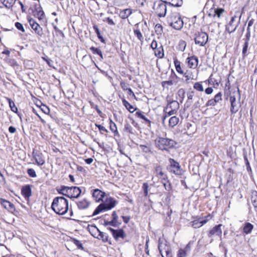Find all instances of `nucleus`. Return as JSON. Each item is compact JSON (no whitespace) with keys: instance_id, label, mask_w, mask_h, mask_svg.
<instances>
[{"instance_id":"obj_39","label":"nucleus","mask_w":257,"mask_h":257,"mask_svg":"<svg viewBox=\"0 0 257 257\" xmlns=\"http://www.w3.org/2000/svg\"><path fill=\"white\" fill-rule=\"evenodd\" d=\"M183 75L185 77L186 81H187L189 80H192L194 79V78H193L194 76H193L192 73L190 70H186V72H184Z\"/></svg>"},{"instance_id":"obj_42","label":"nucleus","mask_w":257,"mask_h":257,"mask_svg":"<svg viewBox=\"0 0 257 257\" xmlns=\"http://www.w3.org/2000/svg\"><path fill=\"white\" fill-rule=\"evenodd\" d=\"M90 49L94 54H98L101 59H103V56L100 49L98 48H95L94 47H91Z\"/></svg>"},{"instance_id":"obj_27","label":"nucleus","mask_w":257,"mask_h":257,"mask_svg":"<svg viewBox=\"0 0 257 257\" xmlns=\"http://www.w3.org/2000/svg\"><path fill=\"white\" fill-rule=\"evenodd\" d=\"M194 95V92L193 91H189L187 92V100L186 102L185 105L187 106V107H189L192 103V99Z\"/></svg>"},{"instance_id":"obj_64","label":"nucleus","mask_w":257,"mask_h":257,"mask_svg":"<svg viewBox=\"0 0 257 257\" xmlns=\"http://www.w3.org/2000/svg\"><path fill=\"white\" fill-rule=\"evenodd\" d=\"M115 223L116 222L112 220L110 221H105L104 224L105 226L111 225L114 226L115 225Z\"/></svg>"},{"instance_id":"obj_35","label":"nucleus","mask_w":257,"mask_h":257,"mask_svg":"<svg viewBox=\"0 0 257 257\" xmlns=\"http://www.w3.org/2000/svg\"><path fill=\"white\" fill-rule=\"evenodd\" d=\"M164 111L166 112V114L163 117L162 122L163 123H165V119L167 118V117L171 116L173 114H175L177 113V112L172 110L171 109L167 110L166 107L164 109Z\"/></svg>"},{"instance_id":"obj_45","label":"nucleus","mask_w":257,"mask_h":257,"mask_svg":"<svg viewBox=\"0 0 257 257\" xmlns=\"http://www.w3.org/2000/svg\"><path fill=\"white\" fill-rule=\"evenodd\" d=\"M248 42H245L243 45V48H242V55L243 57H245L247 55V52L248 50Z\"/></svg>"},{"instance_id":"obj_5","label":"nucleus","mask_w":257,"mask_h":257,"mask_svg":"<svg viewBox=\"0 0 257 257\" xmlns=\"http://www.w3.org/2000/svg\"><path fill=\"white\" fill-rule=\"evenodd\" d=\"M153 9L159 17H164L167 13V5L163 0H156L154 2Z\"/></svg>"},{"instance_id":"obj_61","label":"nucleus","mask_w":257,"mask_h":257,"mask_svg":"<svg viewBox=\"0 0 257 257\" xmlns=\"http://www.w3.org/2000/svg\"><path fill=\"white\" fill-rule=\"evenodd\" d=\"M7 209L8 211H11V212L14 211L15 210V207L14 205L11 202L10 203V204L9 205V206H8V208H7Z\"/></svg>"},{"instance_id":"obj_43","label":"nucleus","mask_w":257,"mask_h":257,"mask_svg":"<svg viewBox=\"0 0 257 257\" xmlns=\"http://www.w3.org/2000/svg\"><path fill=\"white\" fill-rule=\"evenodd\" d=\"M155 30L158 35H161L163 31L162 26L160 24H157L155 26Z\"/></svg>"},{"instance_id":"obj_36","label":"nucleus","mask_w":257,"mask_h":257,"mask_svg":"<svg viewBox=\"0 0 257 257\" xmlns=\"http://www.w3.org/2000/svg\"><path fill=\"white\" fill-rule=\"evenodd\" d=\"M161 182L166 190L170 191L171 190V185L169 180H168V177H166L165 179H162Z\"/></svg>"},{"instance_id":"obj_56","label":"nucleus","mask_w":257,"mask_h":257,"mask_svg":"<svg viewBox=\"0 0 257 257\" xmlns=\"http://www.w3.org/2000/svg\"><path fill=\"white\" fill-rule=\"evenodd\" d=\"M217 103L215 102L214 98L209 99L206 103V106H215Z\"/></svg>"},{"instance_id":"obj_38","label":"nucleus","mask_w":257,"mask_h":257,"mask_svg":"<svg viewBox=\"0 0 257 257\" xmlns=\"http://www.w3.org/2000/svg\"><path fill=\"white\" fill-rule=\"evenodd\" d=\"M6 99L9 102V106L11 107L12 111L15 112H17L18 110V108L16 106L14 102L9 97H6Z\"/></svg>"},{"instance_id":"obj_29","label":"nucleus","mask_w":257,"mask_h":257,"mask_svg":"<svg viewBox=\"0 0 257 257\" xmlns=\"http://www.w3.org/2000/svg\"><path fill=\"white\" fill-rule=\"evenodd\" d=\"M96 238L98 239H101L103 242H107L108 241V235L107 234L100 230Z\"/></svg>"},{"instance_id":"obj_40","label":"nucleus","mask_w":257,"mask_h":257,"mask_svg":"<svg viewBox=\"0 0 257 257\" xmlns=\"http://www.w3.org/2000/svg\"><path fill=\"white\" fill-rule=\"evenodd\" d=\"M174 64L175 66V68L176 69V71L180 74H183L184 71L182 69L181 65H180V62L178 60H175L174 61Z\"/></svg>"},{"instance_id":"obj_25","label":"nucleus","mask_w":257,"mask_h":257,"mask_svg":"<svg viewBox=\"0 0 257 257\" xmlns=\"http://www.w3.org/2000/svg\"><path fill=\"white\" fill-rule=\"evenodd\" d=\"M253 228V226L249 222H246L244 224V226L243 228V232L246 234L250 233L252 229Z\"/></svg>"},{"instance_id":"obj_33","label":"nucleus","mask_w":257,"mask_h":257,"mask_svg":"<svg viewBox=\"0 0 257 257\" xmlns=\"http://www.w3.org/2000/svg\"><path fill=\"white\" fill-rule=\"evenodd\" d=\"M155 55L156 57L161 58L164 56V50L163 47L161 45L159 48L154 50Z\"/></svg>"},{"instance_id":"obj_54","label":"nucleus","mask_w":257,"mask_h":257,"mask_svg":"<svg viewBox=\"0 0 257 257\" xmlns=\"http://www.w3.org/2000/svg\"><path fill=\"white\" fill-rule=\"evenodd\" d=\"M148 184L147 183H144L143 185V188L144 190V193L145 196H147L148 194Z\"/></svg>"},{"instance_id":"obj_47","label":"nucleus","mask_w":257,"mask_h":257,"mask_svg":"<svg viewBox=\"0 0 257 257\" xmlns=\"http://www.w3.org/2000/svg\"><path fill=\"white\" fill-rule=\"evenodd\" d=\"M193 88L199 91H203V87L202 85L199 82H196L193 86Z\"/></svg>"},{"instance_id":"obj_18","label":"nucleus","mask_w":257,"mask_h":257,"mask_svg":"<svg viewBox=\"0 0 257 257\" xmlns=\"http://www.w3.org/2000/svg\"><path fill=\"white\" fill-rule=\"evenodd\" d=\"M105 193L98 189L93 190L92 196L96 202L102 201Z\"/></svg>"},{"instance_id":"obj_14","label":"nucleus","mask_w":257,"mask_h":257,"mask_svg":"<svg viewBox=\"0 0 257 257\" xmlns=\"http://www.w3.org/2000/svg\"><path fill=\"white\" fill-rule=\"evenodd\" d=\"M222 225L221 224L215 225L208 232V236L211 237L212 236H217L221 239L222 229L221 228Z\"/></svg>"},{"instance_id":"obj_28","label":"nucleus","mask_w":257,"mask_h":257,"mask_svg":"<svg viewBox=\"0 0 257 257\" xmlns=\"http://www.w3.org/2000/svg\"><path fill=\"white\" fill-rule=\"evenodd\" d=\"M69 187L62 186L60 188H57V191L59 194L68 197Z\"/></svg>"},{"instance_id":"obj_8","label":"nucleus","mask_w":257,"mask_h":257,"mask_svg":"<svg viewBox=\"0 0 257 257\" xmlns=\"http://www.w3.org/2000/svg\"><path fill=\"white\" fill-rule=\"evenodd\" d=\"M158 243V248L162 256H172L171 247L166 241L160 238Z\"/></svg>"},{"instance_id":"obj_34","label":"nucleus","mask_w":257,"mask_h":257,"mask_svg":"<svg viewBox=\"0 0 257 257\" xmlns=\"http://www.w3.org/2000/svg\"><path fill=\"white\" fill-rule=\"evenodd\" d=\"M35 12L37 13V15L38 18L41 20L43 19L44 16V12L41 10V8L39 6L37 7V6L35 5Z\"/></svg>"},{"instance_id":"obj_53","label":"nucleus","mask_w":257,"mask_h":257,"mask_svg":"<svg viewBox=\"0 0 257 257\" xmlns=\"http://www.w3.org/2000/svg\"><path fill=\"white\" fill-rule=\"evenodd\" d=\"M110 129L112 132H113L114 133L117 132L115 123L113 122L111 119L110 123Z\"/></svg>"},{"instance_id":"obj_57","label":"nucleus","mask_w":257,"mask_h":257,"mask_svg":"<svg viewBox=\"0 0 257 257\" xmlns=\"http://www.w3.org/2000/svg\"><path fill=\"white\" fill-rule=\"evenodd\" d=\"M120 85L121 88L123 90H128V89H129V88H130L128 87V84L126 83L124 81H121L120 83Z\"/></svg>"},{"instance_id":"obj_62","label":"nucleus","mask_w":257,"mask_h":257,"mask_svg":"<svg viewBox=\"0 0 257 257\" xmlns=\"http://www.w3.org/2000/svg\"><path fill=\"white\" fill-rule=\"evenodd\" d=\"M151 47L154 50H156L158 47V43L156 41L153 40L151 43Z\"/></svg>"},{"instance_id":"obj_26","label":"nucleus","mask_w":257,"mask_h":257,"mask_svg":"<svg viewBox=\"0 0 257 257\" xmlns=\"http://www.w3.org/2000/svg\"><path fill=\"white\" fill-rule=\"evenodd\" d=\"M122 102L125 107L131 113L134 112L136 109L124 98H122Z\"/></svg>"},{"instance_id":"obj_63","label":"nucleus","mask_w":257,"mask_h":257,"mask_svg":"<svg viewBox=\"0 0 257 257\" xmlns=\"http://www.w3.org/2000/svg\"><path fill=\"white\" fill-rule=\"evenodd\" d=\"M96 127H97L100 131H103L104 132H107V130L103 126L100 124H95Z\"/></svg>"},{"instance_id":"obj_51","label":"nucleus","mask_w":257,"mask_h":257,"mask_svg":"<svg viewBox=\"0 0 257 257\" xmlns=\"http://www.w3.org/2000/svg\"><path fill=\"white\" fill-rule=\"evenodd\" d=\"M124 130H125V131H126L129 133L133 134V128L131 126V125L128 123H126V124H125Z\"/></svg>"},{"instance_id":"obj_59","label":"nucleus","mask_w":257,"mask_h":257,"mask_svg":"<svg viewBox=\"0 0 257 257\" xmlns=\"http://www.w3.org/2000/svg\"><path fill=\"white\" fill-rule=\"evenodd\" d=\"M41 110L45 113L49 114L50 113L49 108L45 105H42L41 106Z\"/></svg>"},{"instance_id":"obj_19","label":"nucleus","mask_w":257,"mask_h":257,"mask_svg":"<svg viewBox=\"0 0 257 257\" xmlns=\"http://www.w3.org/2000/svg\"><path fill=\"white\" fill-rule=\"evenodd\" d=\"M162 168L161 166L159 165H157L155 168L154 174H155L156 176H157L160 179H165L166 177H167V175H166L162 170Z\"/></svg>"},{"instance_id":"obj_3","label":"nucleus","mask_w":257,"mask_h":257,"mask_svg":"<svg viewBox=\"0 0 257 257\" xmlns=\"http://www.w3.org/2000/svg\"><path fill=\"white\" fill-rule=\"evenodd\" d=\"M168 24L175 30H181L183 26L184 23L179 14L172 13L167 18Z\"/></svg>"},{"instance_id":"obj_44","label":"nucleus","mask_w":257,"mask_h":257,"mask_svg":"<svg viewBox=\"0 0 257 257\" xmlns=\"http://www.w3.org/2000/svg\"><path fill=\"white\" fill-rule=\"evenodd\" d=\"M134 32L135 36H137L138 39L140 41L143 42V40H144V37H143L141 32H140V31L138 29H136V30H134Z\"/></svg>"},{"instance_id":"obj_37","label":"nucleus","mask_w":257,"mask_h":257,"mask_svg":"<svg viewBox=\"0 0 257 257\" xmlns=\"http://www.w3.org/2000/svg\"><path fill=\"white\" fill-rule=\"evenodd\" d=\"M89 231L90 233L93 235L94 237H96V233H98L99 230L96 226H91L88 227Z\"/></svg>"},{"instance_id":"obj_9","label":"nucleus","mask_w":257,"mask_h":257,"mask_svg":"<svg viewBox=\"0 0 257 257\" xmlns=\"http://www.w3.org/2000/svg\"><path fill=\"white\" fill-rule=\"evenodd\" d=\"M169 162L170 163L168 168L169 172L176 175H182L183 173V170L181 169L179 163L173 159H170Z\"/></svg>"},{"instance_id":"obj_49","label":"nucleus","mask_w":257,"mask_h":257,"mask_svg":"<svg viewBox=\"0 0 257 257\" xmlns=\"http://www.w3.org/2000/svg\"><path fill=\"white\" fill-rule=\"evenodd\" d=\"M27 173L31 177L35 178L37 177L36 173L33 169H28L27 170Z\"/></svg>"},{"instance_id":"obj_21","label":"nucleus","mask_w":257,"mask_h":257,"mask_svg":"<svg viewBox=\"0 0 257 257\" xmlns=\"http://www.w3.org/2000/svg\"><path fill=\"white\" fill-rule=\"evenodd\" d=\"M179 108V103L178 101L173 100L169 103L166 107L167 110L171 109L172 110L177 112Z\"/></svg>"},{"instance_id":"obj_17","label":"nucleus","mask_w":257,"mask_h":257,"mask_svg":"<svg viewBox=\"0 0 257 257\" xmlns=\"http://www.w3.org/2000/svg\"><path fill=\"white\" fill-rule=\"evenodd\" d=\"M186 62L190 68H195L198 65V59L195 56L189 57L186 59Z\"/></svg>"},{"instance_id":"obj_4","label":"nucleus","mask_w":257,"mask_h":257,"mask_svg":"<svg viewBox=\"0 0 257 257\" xmlns=\"http://www.w3.org/2000/svg\"><path fill=\"white\" fill-rule=\"evenodd\" d=\"M241 17V12H236L234 16L231 18L229 22L226 25L225 31L229 34L234 32L240 24Z\"/></svg>"},{"instance_id":"obj_15","label":"nucleus","mask_w":257,"mask_h":257,"mask_svg":"<svg viewBox=\"0 0 257 257\" xmlns=\"http://www.w3.org/2000/svg\"><path fill=\"white\" fill-rule=\"evenodd\" d=\"M29 23L35 33L39 36H42L43 33L42 28L33 19L30 20Z\"/></svg>"},{"instance_id":"obj_55","label":"nucleus","mask_w":257,"mask_h":257,"mask_svg":"<svg viewBox=\"0 0 257 257\" xmlns=\"http://www.w3.org/2000/svg\"><path fill=\"white\" fill-rule=\"evenodd\" d=\"M187 254L182 248H180L177 252V257H186Z\"/></svg>"},{"instance_id":"obj_24","label":"nucleus","mask_w":257,"mask_h":257,"mask_svg":"<svg viewBox=\"0 0 257 257\" xmlns=\"http://www.w3.org/2000/svg\"><path fill=\"white\" fill-rule=\"evenodd\" d=\"M131 14V10L130 9H126L120 12L119 17L122 19H125L127 18Z\"/></svg>"},{"instance_id":"obj_20","label":"nucleus","mask_w":257,"mask_h":257,"mask_svg":"<svg viewBox=\"0 0 257 257\" xmlns=\"http://www.w3.org/2000/svg\"><path fill=\"white\" fill-rule=\"evenodd\" d=\"M22 194L26 199H29L32 195V191L30 185H26L22 189Z\"/></svg>"},{"instance_id":"obj_50","label":"nucleus","mask_w":257,"mask_h":257,"mask_svg":"<svg viewBox=\"0 0 257 257\" xmlns=\"http://www.w3.org/2000/svg\"><path fill=\"white\" fill-rule=\"evenodd\" d=\"M214 99L217 103L220 102L222 100V93L221 92L218 93L215 95Z\"/></svg>"},{"instance_id":"obj_52","label":"nucleus","mask_w":257,"mask_h":257,"mask_svg":"<svg viewBox=\"0 0 257 257\" xmlns=\"http://www.w3.org/2000/svg\"><path fill=\"white\" fill-rule=\"evenodd\" d=\"M73 243L75 244V245H76L77 246L78 248L80 249L81 250H83L84 248L82 246V244L79 240H78L77 239H74Z\"/></svg>"},{"instance_id":"obj_6","label":"nucleus","mask_w":257,"mask_h":257,"mask_svg":"<svg viewBox=\"0 0 257 257\" xmlns=\"http://www.w3.org/2000/svg\"><path fill=\"white\" fill-rule=\"evenodd\" d=\"M116 202L112 198H109L104 203L98 205L94 211L92 216L98 214L103 211L110 210L116 205Z\"/></svg>"},{"instance_id":"obj_12","label":"nucleus","mask_w":257,"mask_h":257,"mask_svg":"<svg viewBox=\"0 0 257 257\" xmlns=\"http://www.w3.org/2000/svg\"><path fill=\"white\" fill-rule=\"evenodd\" d=\"M32 155L38 165L42 166L45 164V161L42 153L34 150L32 153Z\"/></svg>"},{"instance_id":"obj_41","label":"nucleus","mask_w":257,"mask_h":257,"mask_svg":"<svg viewBox=\"0 0 257 257\" xmlns=\"http://www.w3.org/2000/svg\"><path fill=\"white\" fill-rule=\"evenodd\" d=\"M136 115L138 117L141 118L142 119L144 120L148 124L151 123V121L149 120L143 113L141 111H137L136 113Z\"/></svg>"},{"instance_id":"obj_30","label":"nucleus","mask_w":257,"mask_h":257,"mask_svg":"<svg viewBox=\"0 0 257 257\" xmlns=\"http://www.w3.org/2000/svg\"><path fill=\"white\" fill-rule=\"evenodd\" d=\"M139 148L144 153H149L152 152L151 146L150 144L140 145Z\"/></svg>"},{"instance_id":"obj_16","label":"nucleus","mask_w":257,"mask_h":257,"mask_svg":"<svg viewBox=\"0 0 257 257\" xmlns=\"http://www.w3.org/2000/svg\"><path fill=\"white\" fill-rule=\"evenodd\" d=\"M224 13L225 10L223 8H214L210 10L208 16L210 17L212 16L214 18L216 17L219 18Z\"/></svg>"},{"instance_id":"obj_2","label":"nucleus","mask_w":257,"mask_h":257,"mask_svg":"<svg viewBox=\"0 0 257 257\" xmlns=\"http://www.w3.org/2000/svg\"><path fill=\"white\" fill-rule=\"evenodd\" d=\"M155 144L156 147L159 150L166 151H168L176 145V142L173 140L164 137L156 138Z\"/></svg>"},{"instance_id":"obj_60","label":"nucleus","mask_w":257,"mask_h":257,"mask_svg":"<svg viewBox=\"0 0 257 257\" xmlns=\"http://www.w3.org/2000/svg\"><path fill=\"white\" fill-rule=\"evenodd\" d=\"M182 250H184V252L185 253H186L187 254L190 252V250H191V245H190V243H188L186 245V246L184 248H182Z\"/></svg>"},{"instance_id":"obj_31","label":"nucleus","mask_w":257,"mask_h":257,"mask_svg":"<svg viewBox=\"0 0 257 257\" xmlns=\"http://www.w3.org/2000/svg\"><path fill=\"white\" fill-rule=\"evenodd\" d=\"M1 1L6 8L10 9L13 7L16 0H1Z\"/></svg>"},{"instance_id":"obj_32","label":"nucleus","mask_w":257,"mask_h":257,"mask_svg":"<svg viewBox=\"0 0 257 257\" xmlns=\"http://www.w3.org/2000/svg\"><path fill=\"white\" fill-rule=\"evenodd\" d=\"M179 119L176 116H172L169 121V126L171 127H173L176 125L179 122Z\"/></svg>"},{"instance_id":"obj_1","label":"nucleus","mask_w":257,"mask_h":257,"mask_svg":"<svg viewBox=\"0 0 257 257\" xmlns=\"http://www.w3.org/2000/svg\"><path fill=\"white\" fill-rule=\"evenodd\" d=\"M51 208L56 213L64 215L69 209L68 201L64 197H56L53 200Z\"/></svg>"},{"instance_id":"obj_46","label":"nucleus","mask_w":257,"mask_h":257,"mask_svg":"<svg viewBox=\"0 0 257 257\" xmlns=\"http://www.w3.org/2000/svg\"><path fill=\"white\" fill-rule=\"evenodd\" d=\"M11 202L7 200L0 198V204L7 209Z\"/></svg>"},{"instance_id":"obj_23","label":"nucleus","mask_w":257,"mask_h":257,"mask_svg":"<svg viewBox=\"0 0 257 257\" xmlns=\"http://www.w3.org/2000/svg\"><path fill=\"white\" fill-rule=\"evenodd\" d=\"M90 203L86 199H83L77 202L78 208L79 209H85L88 207Z\"/></svg>"},{"instance_id":"obj_11","label":"nucleus","mask_w":257,"mask_h":257,"mask_svg":"<svg viewBox=\"0 0 257 257\" xmlns=\"http://www.w3.org/2000/svg\"><path fill=\"white\" fill-rule=\"evenodd\" d=\"M107 229L116 240H118L119 238L124 239L126 236V234L122 229H114L111 227H108Z\"/></svg>"},{"instance_id":"obj_58","label":"nucleus","mask_w":257,"mask_h":257,"mask_svg":"<svg viewBox=\"0 0 257 257\" xmlns=\"http://www.w3.org/2000/svg\"><path fill=\"white\" fill-rule=\"evenodd\" d=\"M15 26L19 30H20L23 32H25V29L23 27V25L21 23L19 22H17L15 23Z\"/></svg>"},{"instance_id":"obj_10","label":"nucleus","mask_w":257,"mask_h":257,"mask_svg":"<svg viewBox=\"0 0 257 257\" xmlns=\"http://www.w3.org/2000/svg\"><path fill=\"white\" fill-rule=\"evenodd\" d=\"M208 36L205 32H198L194 39L195 43L200 46H204L208 41Z\"/></svg>"},{"instance_id":"obj_7","label":"nucleus","mask_w":257,"mask_h":257,"mask_svg":"<svg viewBox=\"0 0 257 257\" xmlns=\"http://www.w3.org/2000/svg\"><path fill=\"white\" fill-rule=\"evenodd\" d=\"M239 89L237 88V91L234 92L233 94L230 95L229 101L231 104L230 112L232 113H235L239 109L240 100Z\"/></svg>"},{"instance_id":"obj_48","label":"nucleus","mask_w":257,"mask_h":257,"mask_svg":"<svg viewBox=\"0 0 257 257\" xmlns=\"http://www.w3.org/2000/svg\"><path fill=\"white\" fill-rule=\"evenodd\" d=\"M173 84L172 80L164 81L162 82V85L164 88L168 89L169 86H172Z\"/></svg>"},{"instance_id":"obj_13","label":"nucleus","mask_w":257,"mask_h":257,"mask_svg":"<svg viewBox=\"0 0 257 257\" xmlns=\"http://www.w3.org/2000/svg\"><path fill=\"white\" fill-rule=\"evenodd\" d=\"M81 190L79 187L76 186L69 187L68 197L70 198H77L79 197Z\"/></svg>"},{"instance_id":"obj_22","label":"nucleus","mask_w":257,"mask_h":257,"mask_svg":"<svg viewBox=\"0 0 257 257\" xmlns=\"http://www.w3.org/2000/svg\"><path fill=\"white\" fill-rule=\"evenodd\" d=\"M208 221V219L195 220L191 222L190 223L193 227L197 228L202 226Z\"/></svg>"}]
</instances>
